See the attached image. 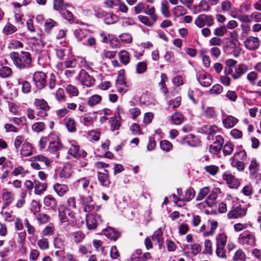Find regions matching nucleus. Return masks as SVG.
<instances>
[{"mask_svg": "<svg viewBox=\"0 0 261 261\" xmlns=\"http://www.w3.org/2000/svg\"><path fill=\"white\" fill-rule=\"evenodd\" d=\"M10 56L14 64L20 69L29 68L31 65L32 58L29 52H12L10 54Z\"/></svg>", "mask_w": 261, "mask_h": 261, "instance_id": "f257e3e1", "label": "nucleus"}, {"mask_svg": "<svg viewBox=\"0 0 261 261\" xmlns=\"http://www.w3.org/2000/svg\"><path fill=\"white\" fill-rule=\"evenodd\" d=\"M59 217L61 223L68 222L74 224L76 221L74 212L64 206L59 208Z\"/></svg>", "mask_w": 261, "mask_h": 261, "instance_id": "f03ea898", "label": "nucleus"}, {"mask_svg": "<svg viewBox=\"0 0 261 261\" xmlns=\"http://www.w3.org/2000/svg\"><path fill=\"white\" fill-rule=\"evenodd\" d=\"M238 240L240 244L244 246L253 247L255 244L254 233L248 230L241 233Z\"/></svg>", "mask_w": 261, "mask_h": 261, "instance_id": "7ed1b4c3", "label": "nucleus"}, {"mask_svg": "<svg viewBox=\"0 0 261 261\" xmlns=\"http://www.w3.org/2000/svg\"><path fill=\"white\" fill-rule=\"evenodd\" d=\"M33 81L37 89H42L46 85V75L43 72L36 71L33 74Z\"/></svg>", "mask_w": 261, "mask_h": 261, "instance_id": "20e7f679", "label": "nucleus"}, {"mask_svg": "<svg viewBox=\"0 0 261 261\" xmlns=\"http://www.w3.org/2000/svg\"><path fill=\"white\" fill-rule=\"evenodd\" d=\"M79 79L81 85L86 87H91L95 84V79L84 69L80 71Z\"/></svg>", "mask_w": 261, "mask_h": 261, "instance_id": "39448f33", "label": "nucleus"}, {"mask_svg": "<svg viewBox=\"0 0 261 261\" xmlns=\"http://www.w3.org/2000/svg\"><path fill=\"white\" fill-rule=\"evenodd\" d=\"M223 179L230 188H237L240 185L239 180L229 171L225 172L222 175Z\"/></svg>", "mask_w": 261, "mask_h": 261, "instance_id": "423d86ee", "label": "nucleus"}, {"mask_svg": "<svg viewBox=\"0 0 261 261\" xmlns=\"http://www.w3.org/2000/svg\"><path fill=\"white\" fill-rule=\"evenodd\" d=\"M244 43L246 48L253 50L259 46L260 40L257 37L249 36L245 39Z\"/></svg>", "mask_w": 261, "mask_h": 261, "instance_id": "0eeeda50", "label": "nucleus"}, {"mask_svg": "<svg viewBox=\"0 0 261 261\" xmlns=\"http://www.w3.org/2000/svg\"><path fill=\"white\" fill-rule=\"evenodd\" d=\"M247 212V208L238 206L233 208L227 214L229 219H237L244 217Z\"/></svg>", "mask_w": 261, "mask_h": 261, "instance_id": "6e6552de", "label": "nucleus"}, {"mask_svg": "<svg viewBox=\"0 0 261 261\" xmlns=\"http://www.w3.org/2000/svg\"><path fill=\"white\" fill-rule=\"evenodd\" d=\"M68 153L76 159L80 157H85L87 155L86 152H81L80 150L79 146L76 143L73 142H70V147L69 148Z\"/></svg>", "mask_w": 261, "mask_h": 261, "instance_id": "1a4fd4ad", "label": "nucleus"}, {"mask_svg": "<svg viewBox=\"0 0 261 261\" xmlns=\"http://www.w3.org/2000/svg\"><path fill=\"white\" fill-rule=\"evenodd\" d=\"M121 71H119L116 81V87L119 92L124 93L128 90V86L126 84L124 76L121 74Z\"/></svg>", "mask_w": 261, "mask_h": 261, "instance_id": "9d476101", "label": "nucleus"}, {"mask_svg": "<svg viewBox=\"0 0 261 261\" xmlns=\"http://www.w3.org/2000/svg\"><path fill=\"white\" fill-rule=\"evenodd\" d=\"M55 256L58 261H77L74 255L70 253H65L63 251H56Z\"/></svg>", "mask_w": 261, "mask_h": 261, "instance_id": "9b49d317", "label": "nucleus"}, {"mask_svg": "<svg viewBox=\"0 0 261 261\" xmlns=\"http://www.w3.org/2000/svg\"><path fill=\"white\" fill-rule=\"evenodd\" d=\"M248 70V67L246 65L241 64L235 68L234 71H232L230 75L233 79L237 80L240 78L243 74H245Z\"/></svg>", "mask_w": 261, "mask_h": 261, "instance_id": "f8f14e48", "label": "nucleus"}, {"mask_svg": "<svg viewBox=\"0 0 261 261\" xmlns=\"http://www.w3.org/2000/svg\"><path fill=\"white\" fill-rule=\"evenodd\" d=\"M2 198L4 204L6 206L9 205L15 199L13 193L6 188L2 190Z\"/></svg>", "mask_w": 261, "mask_h": 261, "instance_id": "ddd939ff", "label": "nucleus"}, {"mask_svg": "<svg viewBox=\"0 0 261 261\" xmlns=\"http://www.w3.org/2000/svg\"><path fill=\"white\" fill-rule=\"evenodd\" d=\"M100 216L97 215L89 214L86 217L87 227L88 229H94L97 226V218Z\"/></svg>", "mask_w": 261, "mask_h": 261, "instance_id": "4468645a", "label": "nucleus"}, {"mask_svg": "<svg viewBox=\"0 0 261 261\" xmlns=\"http://www.w3.org/2000/svg\"><path fill=\"white\" fill-rule=\"evenodd\" d=\"M197 79L200 85L203 87H208L213 82L212 77L206 73L200 74L197 77Z\"/></svg>", "mask_w": 261, "mask_h": 261, "instance_id": "2eb2a0df", "label": "nucleus"}, {"mask_svg": "<svg viewBox=\"0 0 261 261\" xmlns=\"http://www.w3.org/2000/svg\"><path fill=\"white\" fill-rule=\"evenodd\" d=\"M177 194L180 196V198H178V200H181L184 201H189L191 200L195 195V192L193 188H190L187 190L184 195H181V190L179 189H177Z\"/></svg>", "mask_w": 261, "mask_h": 261, "instance_id": "dca6fc26", "label": "nucleus"}, {"mask_svg": "<svg viewBox=\"0 0 261 261\" xmlns=\"http://www.w3.org/2000/svg\"><path fill=\"white\" fill-rule=\"evenodd\" d=\"M239 34L236 30L229 33V37L227 45L231 48H236L239 44L238 40Z\"/></svg>", "mask_w": 261, "mask_h": 261, "instance_id": "f3484780", "label": "nucleus"}, {"mask_svg": "<svg viewBox=\"0 0 261 261\" xmlns=\"http://www.w3.org/2000/svg\"><path fill=\"white\" fill-rule=\"evenodd\" d=\"M238 122V119L236 117L227 115L222 120L223 125L226 128L233 127Z\"/></svg>", "mask_w": 261, "mask_h": 261, "instance_id": "a211bd4d", "label": "nucleus"}, {"mask_svg": "<svg viewBox=\"0 0 261 261\" xmlns=\"http://www.w3.org/2000/svg\"><path fill=\"white\" fill-rule=\"evenodd\" d=\"M103 233L106 237L110 240L116 241L120 236L119 232L112 227H108L103 230Z\"/></svg>", "mask_w": 261, "mask_h": 261, "instance_id": "6ab92c4d", "label": "nucleus"}, {"mask_svg": "<svg viewBox=\"0 0 261 261\" xmlns=\"http://www.w3.org/2000/svg\"><path fill=\"white\" fill-rule=\"evenodd\" d=\"M105 171L106 173L98 172V179L102 186L109 187L111 181L109 179L108 171L105 169Z\"/></svg>", "mask_w": 261, "mask_h": 261, "instance_id": "aec40b11", "label": "nucleus"}, {"mask_svg": "<svg viewBox=\"0 0 261 261\" xmlns=\"http://www.w3.org/2000/svg\"><path fill=\"white\" fill-rule=\"evenodd\" d=\"M34 193L36 195H41L46 191L47 185L46 183H41L38 180L34 181Z\"/></svg>", "mask_w": 261, "mask_h": 261, "instance_id": "412c9836", "label": "nucleus"}, {"mask_svg": "<svg viewBox=\"0 0 261 261\" xmlns=\"http://www.w3.org/2000/svg\"><path fill=\"white\" fill-rule=\"evenodd\" d=\"M64 122L69 132L73 133L76 131V125L73 118L69 116H67L64 118Z\"/></svg>", "mask_w": 261, "mask_h": 261, "instance_id": "4be33fe9", "label": "nucleus"}, {"mask_svg": "<svg viewBox=\"0 0 261 261\" xmlns=\"http://www.w3.org/2000/svg\"><path fill=\"white\" fill-rule=\"evenodd\" d=\"M185 249L190 250L191 254L195 256L201 251V246L198 243H191L185 246Z\"/></svg>", "mask_w": 261, "mask_h": 261, "instance_id": "5701e85b", "label": "nucleus"}, {"mask_svg": "<svg viewBox=\"0 0 261 261\" xmlns=\"http://www.w3.org/2000/svg\"><path fill=\"white\" fill-rule=\"evenodd\" d=\"M219 0H202L199 3V6L204 11L210 10L211 6L217 5Z\"/></svg>", "mask_w": 261, "mask_h": 261, "instance_id": "b1692460", "label": "nucleus"}, {"mask_svg": "<svg viewBox=\"0 0 261 261\" xmlns=\"http://www.w3.org/2000/svg\"><path fill=\"white\" fill-rule=\"evenodd\" d=\"M43 201L45 206L54 210L56 209L57 202L56 200L51 195L45 196Z\"/></svg>", "mask_w": 261, "mask_h": 261, "instance_id": "393cba45", "label": "nucleus"}, {"mask_svg": "<svg viewBox=\"0 0 261 261\" xmlns=\"http://www.w3.org/2000/svg\"><path fill=\"white\" fill-rule=\"evenodd\" d=\"M226 66L224 68V73L226 75H230L232 73L233 68L237 64V61L233 59H229L225 61Z\"/></svg>", "mask_w": 261, "mask_h": 261, "instance_id": "a878e982", "label": "nucleus"}, {"mask_svg": "<svg viewBox=\"0 0 261 261\" xmlns=\"http://www.w3.org/2000/svg\"><path fill=\"white\" fill-rule=\"evenodd\" d=\"M34 105L37 109L49 110L50 107L46 100L42 98H37L34 100Z\"/></svg>", "mask_w": 261, "mask_h": 261, "instance_id": "bb28decb", "label": "nucleus"}, {"mask_svg": "<svg viewBox=\"0 0 261 261\" xmlns=\"http://www.w3.org/2000/svg\"><path fill=\"white\" fill-rule=\"evenodd\" d=\"M260 165L256 159H253L250 161L249 165V171L250 175H254V173L259 170Z\"/></svg>", "mask_w": 261, "mask_h": 261, "instance_id": "cd10ccee", "label": "nucleus"}, {"mask_svg": "<svg viewBox=\"0 0 261 261\" xmlns=\"http://www.w3.org/2000/svg\"><path fill=\"white\" fill-rule=\"evenodd\" d=\"M20 153L24 156H29L33 154V147L29 143H24L22 145Z\"/></svg>", "mask_w": 261, "mask_h": 261, "instance_id": "c85d7f7f", "label": "nucleus"}, {"mask_svg": "<svg viewBox=\"0 0 261 261\" xmlns=\"http://www.w3.org/2000/svg\"><path fill=\"white\" fill-rule=\"evenodd\" d=\"M161 12L165 18H169L171 14L169 11V5L167 0H163L161 4Z\"/></svg>", "mask_w": 261, "mask_h": 261, "instance_id": "c756f323", "label": "nucleus"}, {"mask_svg": "<svg viewBox=\"0 0 261 261\" xmlns=\"http://www.w3.org/2000/svg\"><path fill=\"white\" fill-rule=\"evenodd\" d=\"M54 245L56 248L59 249L58 251H64L65 240L63 237L58 236L55 238L54 240Z\"/></svg>", "mask_w": 261, "mask_h": 261, "instance_id": "7c9ffc66", "label": "nucleus"}, {"mask_svg": "<svg viewBox=\"0 0 261 261\" xmlns=\"http://www.w3.org/2000/svg\"><path fill=\"white\" fill-rule=\"evenodd\" d=\"M227 241V236L224 232L219 233L216 237V245L225 246Z\"/></svg>", "mask_w": 261, "mask_h": 261, "instance_id": "2f4dec72", "label": "nucleus"}, {"mask_svg": "<svg viewBox=\"0 0 261 261\" xmlns=\"http://www.w3.org/2000/svg\"><path fill=\"white\" fill-rule=\"evenodd\" d=\"M18 84L21 85V91L24 94L29 93L31 91V85L30 82L21 79L18 80Z\"/></svg>", "mask_w": 261, "mask_h": 261, "instance_id": "473e14b6", "label": "nucleus"}, {"mask_svg": "<svg viewBox=\"0 0 261 261\" xmlns=\"http://www.w3.org/2000/svg\"><path fill=\"white\" fill-rule=\"evenodd\" d=\"M54 190L60 196H62L68 191V187L66 185L57 183L54 185Z\"/></svg>", "mask_w": 261, "mask_h": 261, "instance_id": "72a5a7b5", "label": "nucleus"}, {"mask_svg": "<svg viewBox=\"0 0 261 261\" xmlns=\"http://www.w3.org/2000/svg\"><path fill=\"white\" fill-rule=\"evenodd\" d=\"M172 12L176 18L181 17L187 13V10L181 5H177L173 8Z\"/></svg>", "mask_w": 261, "mask_h": 261, "instance_id": "f704fd0d", "label": "nucleus"}, {"mask_svg": "<svg viewBox=\"0 0 261 261\" xmlns=\"http://www.w3.org/2000/svg\"><path fill=\"white\" fill-rule=\"evenodd\" d=\"M119 60L124 65H127L130 61V55L126 50H121L118 53Z\"/></svg>", "mask_w": 261, "mask_h": 261, "instance_id": "c9c22d12", "label": "nucleus"}, {"mask_svg": "<svg viewBox=\"0 0 261 261\" xmlns=\"http://www.w3.org/2000/svg\"><path fill=\"white\" fill-rule=\"evenodd\" d=\"M202 108L203 109L202 114L206 118H213L216 116V113L214 108L208 107L205 108L203 106H202Z\"/></svg>", "mask_w": 261, "mask_h": 261, "instance_id": "e433bc0d", "label": "nucleus"}, {"mask_svg": "<svg viewBox=\"0 0 261 261\" xmlns=\"http://www.w3.org/2000/svg\"><path fill=\"white\" fill-rule=\"evenodd\" d=\"M145 13L149 16L152 21L155 22L158 19V16L155 13V9L153 7H149L148 5H147Z\"/></svg>", "mask_w": 261, "mask_h": 261, "instance_id": "4c0bfd02", "label": "nucleus"}, {"mask_svg": "<svg viewBox=\"0 0 261 261\" xmlns=\"http://www.w3.org/2000/svg\"><path fill=\"white\" fill-rule=\"evenodd\" d=\"M62 144L59 140L51 142L49 145V150L51 152H56L62 149Z\"/></svg>", "mask_w": 261, "mask_h": 261, "instance_id": "58836bf2", "label": "nucleus"}, {"mask_svg": "<svg viewBox=\"0 0 261 261\" xmlns=\"http://www.w3.org/2000/svg\"><path fill=\"white\" fill-rule=\"evenodd\" d=\"M57 25V22L55 20L51 18H48L46 20L44 23V30L46 33L49 34L52 29Z\"/></svg>", "mask_w": 261, "mask_h": 261, "instance_id": "ea45409f", "label": "nucleus"}, {"mask_svg": "<svg viewBox=\"0 0 261 261\" xmlns=\"http://www.w3.org/2000/svg\"><path fill=\"white\" fill-rule=\"evenodd\" d=\"M232 259L233 261H246V256L243 250L239 249L235 252Z\"/></svg>", "mask_w": 261, "mask_h": 261, "instance_id": "a19ab883", "label": "nucleus"}, {"mask_svg": "<svg viewBox=\"0 0 261 261\" xmlns=\"http://www.w3.org/2000/svg\"><path fill=\"white\" fill-rule=\"evenodd\" d=\"M80 121L85 126H89L93 122V119L90 114H85L80 117Z\"/></svg>", "mask_w": 261, "mask_h": 261, "instance_id": "79ce46f5", "label": "nucleus"}, {"mask_svg": "<svg viewBox=\"0 0 261 261\" xmlns=\"http://www.w3.org/2000/svg\"><path fill=\"white\" fill-rule=\"evenodd\" d=\"M63 8H71L73 9L71 6L68 4H65L63 0H54V9L56 11H60L63 9Z\"/></svg>", "mask_w": 261, "mask_h": 261, "instance_id": "37998d69", "label": "nucleus"}, {"mask_svg": "<svg viewBox=\"0 0 261 261\" xmlns=\"http://www.w3.org/2000/svg\"><path fill=\"white\" fill-rule=\"evenodd\" d=\"M102 100L101 96L98 94H94L91 96L88 102V105L90 107H93L99 103Z\"/></svg>", "mask_w": 261, "mask_h": 261, "instance_id": "c03bdc74", "label": "nucleus"}, {"mask_svg": "<svg viewBox=\"0 0 261 261\" xmlns=\"http://www.w3.org/2000/svg\"><path fill=\"white\" fill-rule=\"evenodd\" d=\"M31 161L40 162L44 163L46 167H49L50 165V162L48 158L41 154L34 156L31 158Z\"/></svg>", "mask_w": 261, "mask_h": 261, "instance_id": "a18cd8bd", "label": "nucleus"}, {"mask_svg": "<svg viewBox=\"0 0 261 261\" xmlns=\"http://www.w3.org/2000/svg\"><path fill=\"white\" fill-rule=\"evenodd\" d=\"M203 253L212 255L213 254L212 243L210 240H205L204 242Z\"/></svg>", "mask_w": 261, "mask_h": 261, "instance_id": "49530a36", "label": "nucleus"}, {"mask_svg": "<svg viewBox=\"0 0 261 261\" xmlns=\"http://www.w3.org/2000/svg\"><path fill=\"white\" fill-rule=\"evenodd\" d=\"M27 173L28 171L23 167L18 166L14 168L11 173L14 176H20L23 177Z\"/></svg>", "mask_w": 261, "mask_h": 261, "instance_id": "de8ad7c7", "label": "nucleus"}, {"mask_svg": "<svg viewBox=\"0 0 261 261\" xmlns=\"http://www.w3.org/2000/svg\"><path fill=\"white\" fill-rule=\"evenodd\" d=\"M138 18L141 22L149 27H152L155 22L152 21L150 18L145 15H140L138 16Z\"/></svg>", "mask_w": 261, "mask_h": 261, "instance_id": "09e8293b", "label": "nucleus"}, {"mask_svg": "<svg viewBox=\"0 0 261 261\" xmlns=\"http://www.w3.org/2000/svg\"><path fill=\"white\" fill-rule=\"evenodd\" d=\"M216 254L218 257L222 259H226L225 247L216 245Z\"/></svg>", "mask_w": 261, "mask_h": 261, "instance_id": "8fccbe9b", "label": "nucleus"}, {"mask_svg": "<svg viewBox=\"0 0 261 261\" xmlns=\"http://www.w3.org/2000/svg\"><path fill=\"white\" fill-rule=\"evenodd\" d=\"M168 78L166 75L164 73H162L161 75V82L159 83V85L161 91L164 93L166 94L168 92L167 88L166 85V82H167Z\"/></svg>", "mask_w": 261, "mask_h": 261, "instance_id": "3c124183", "label": "nucleus"}, {"mask_svg": "<svg viewBox=\"0 0 261 261\" xmlns=\"http://www.w3.org/2000/svg\"><path fill=\"white\" fill-rule=\"evenodd\" d=\"M46 127L45 123L43 122H37L34 123L31 128L32 130L36 133H39L43 131Z\"/></svg>", "mask_w": 261, "mask_h": 261, "instance_id": "603ef678", "label": "nucleus"}, {"mask_svg": "<svg viewBox=\"0 0 261 261\" xmlns=\"http://www.w3.org/2000/svg\"><path fill=\"white\" fill-rule=\"evenodd\" d=\"M218 197L216 192L212 191L211 192L208 197L205 200V203L208 206H212L215 203V201Z\"/></svg>", "mask_w": 261, "mask_h": 261, "instance_id": "864d4df0", "label": "nucleus"}, {"mask_svg": "<svg viewBox=\"0 0 261 261\" xmlns=\"http://www.w3.org/2000/svg\"><path fill=\"white\" fill-rule=\"evenodd\" d=\"M227 32V28L226 25H223L217 28L214 30V35L218 37L223 36Z\"/></svg>", "mask_w": 261, "mask_h": 261, "instance_id": "5fc2aeb1", "label": "nucleus"}, {"mask_svg": "<svg viewBox=\"0 0 261 261\" xmlns=\"http://www.w3.org/2000/svg\"><path fill=\"white\" fill-rule=\"evenodd\" d=\"M204 170L207 173L214 176L217 173L219 170V167L214 165H207L204 167Z\"/></svg>", "mask_w": 261, "mask_h": 261, "instance_id": "6e6d98bb", "label": "nucleus"}, {"mask_svg": "<svg viewBox=\"0 0 261 261\" xmlns=\"http://www.w3.org/2000/svg\"><path fill=\"white\" fill-rule=\"evenodd\" d=\"M232 7V3L228 0H225L221 3V9L223 12H229L231 10Z\"/></svg>", "mask_w": 261, "mask_h": 261, "instance_id": "4d7b16f0", "label": "nucleus"}, {"mask_svg": "<svg viewBox=\"0 0 261 261\" xmlns=\"http://www.w3.org/2000/svg\"><path fill=\"white\" fill-rule=\"evenodd\" d=\"M41 205L39 202L36 200H33L31 204L30 210L31 212L36 215L40 210Z\"/></svg>", "mask_w": 261, "mask_h": 261, "instance_id": "13d9d810", "label": "nucleus"}, {"mask_svg": "<svg viewBox=\"0 0 261 261\" xmlns=\"http://www.w3.org/2000/svg\"><path fill=\"white\" fill-rule=\"evenodd\" d=\"M12 74V70L11 68L8 66H3L0 69V76L6 78L10 76Z\"/></svg>", "mask_w": 261, "mask_h": 261, "instance_id": "bf43d9fd", "label": "nucleus"}, {"mask_svg": "<svg viewBox=\"0 0 261 261\" xmlns=\"http://www.w3.org/2000/svg\"><path fill=\"white\" fill-rule=\"evenodd\" d=\"M17 31V28L10 23H8L3 29V32L6 35H10Z\"/></svg>", "mask_w": 261, "mask_h": 261, "instance_id": "052dcab7", "label": "nucleus"}, {"mask_svg": "<svg viewBox=\"0 0 261 261\" xmlns=\"http://www.w3.org/2000/svg\"><path fill=\"white\" fill-rule=\"evenodd\" d=\"M222 43V39L216 36L211 38L208 41L209 45L211 46H220Z\"/></svg>", "mask_w": 261, "mask_h": 261, "instance_id": "680f3d73", "label": "nucleus"}, {"mask_svg": "<svg viewBox=\"0 0 261 261\" xmlns=\"http://www.w3.org/2000/svg\"><path fill=\"white\" fill-rule=\"evenodd\" d=\"M171 120L175 124L179 125L184 120V116L179 113H175L171 116Z\"/></svg>", "mask_w": 261, "mask_h": 261, "instance_id": "e2e57ef3", "label": "nucleus"}, {"mask_svg": "<svg viewBox=\"0 0 261 261\" xmlns=\"http://www.w3.org/2000/svg\"><path fill=\"white\" fill-rule=\"evenodd\" d=\"M36 220L40 224H44L47 223L49 221L50 217L46 214L40 213L37 216Z\"/></svg>", "mask_w": 261, "mask_h": 261, "instance_id": "0e129e2a", "label": "nucleus"}, {"mask_svg": "<svg viewBox=\"0 0 261 261\" xmlns=\"http://www.w3.org/2000/svg\"><path fill=\"white\" fill-rule=\"evenodd\" d=\"M223 90V87L218 84H215L211 88L209 92L211 94L218 95L220 94Z\"/></svg>", "mask_w": 261, "mask_h": 261, "instance_id": "69168bd1", "label": "nucleus"}, {"mask_svg": "<svg viewBox=\"0 0 261 261\" xmlns=\"http://www.w3.org/2000/svg\"><path fill=\"white\" fill-rule=\"evenodd\" d=\"M160 147L163 151L168 152L172 149L173 145L168 141L162 140L160 142Z\"/></svg>", "mask_w": 261, "mask_h": 261, "instance_id": "338daca9", "label": "nucleus"}, {"mask_svg": "<svg viewBox=\"0 0 261 261\" xmlns=\"http://www.w3.org/2000/svg\"><path fill=\"white\" fill-rule=\"evenodd\" d=\"M116 16L112 13H107L104 18L105 22L107 24H111L116 21Z\"/></svg>", "mask_w": 261, "mask_h": 261, "instance_id": "774afa93", "label": "nucleus"}]
</instances>
